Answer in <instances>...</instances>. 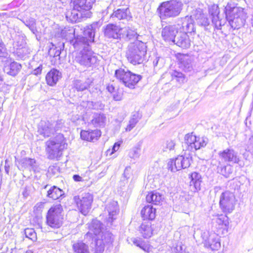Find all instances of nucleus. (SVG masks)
Returning <instances> with one entry per match:
<instances>
[{
  "label": "nucleus",
  "mask_w": 253,
  "mask_h": 253,
  "mask_svg": "<svg viewBox=\"0 0 253 253\" xmlns=\"http://www.w3.org/2000/svg\"><path fill=\"white\" fill-rule=\"evenodd\" d=\"M88 228L89 231L86 234L85 238H91L92 234L96 236L91 246L94 253H103L105 246L109 248L112 246L114 237L109 231L104 230L103 224L100 221L92 220Z\"/></svg>",
  "instance_id": "1"
},
{
  "label": "nucleus",
  "mask_w": 253,
  "mask_h": 253,
  "mask_svg": "<svg viewBox=\"0 0 253 253\" xmlns=\"http://www.w3.org/2000/svg\"><path fill=\"white\" fill-rule=\"evenodd\" d=\"M100 26L98 22L93 23L84 28L83 35H76V28L66 27L61 30L60 35L63 38L69 40L74 48H78L83 44H85L87 40L94 42L95 33Z\"/></svg>",
  "instance_id": "2"
},
{
  "label": "nucleus",
  "mask_w": 253,
  "mask_h": 253,
  "mask_svg": "<svg viewBox=\"0 0 253 253\" xmlns=\"http://www.w3.org/2000/svg\"><path fill=\"white\" fill-rule=\"evenodd\" d=\"M54 124V129L56 135L53 138H50L46 142V152L48 158L51 160L59 157L62 155V151L67 148V143L63 134L58 133L57 131L63 128L64 122L63 120H58L56 122H52Z\"/></svg>",
  "instance_id": "3"
},
{
  "label": "nucleus",
  "mask_w": 253,
  "mask_h": 253,
  "mask_svg": "<svg viewBox=\"0 0 253 253\" xmlns=\"http://www.w3.org/2000/svg\"><path fill=\"white\" fill-rule=\"evenodd\" d=\"M147 52L146 43L140 40L130 43L127 46L126 57L127 60L133 65L143 63Z\"/></svg>",
  "instance_id": "4"
},
{
  "label": "nucleus",
  "mask_w": 253,
  "mask_h": 253,
  "mask_svg": "<svg viewBox=\"0 0 253 253\" xmlns=\"http://www.w3.org/2000/svg\"><path fill=\"white\" fill-rule=\"evenodd\" d=\"M93 42L87 40L85 44H83L77 48H83L75 57V62L86 68L95 67L97 65L98 62L97 57L89 46V43Z\"/></svg>",
  "instance_id": "5"
},
{
  "label": "nucleus",
  "mask_w": 253,
  "mask_h": 253,
  "mask_svg": "<svg viewBox=\"0 0 253 253\" xmlns=\"http://www.w3.org/2000/svg\"><path fill=\"white\" fill-rule=\"evenodd\" d=\"M226 18L233 29H238L245 23L247 14L241 7L235 6L225 8Z\"/></svg>",
  "instance_id": "6"
},
{
  "label": "nucleus",
  "mask_w": 253,
  "mask_h": 253,
  "mask_svg": "<svg viewBox=\"0 0 253 253\" xmlns=\"http://www.w3.org/2000/svg\"><path fill=\"white\" fill-rule=\"evenodd\" d=\"M181 10V3L174 0L164 2L158 8L160 17L163 19L177 16Z\"/></svg>",
  "instance_id": "7"
},
{
  "label": "nucleus",
  "mask_w": 253,
  "mask_h": 253,
  "mask_svg": "<svg viewBox=\"0 0 253 253\" xmlns=\"http://www.w3.org/2000/svg\"><path fill=\"white\" fill-rule=\"evenodd\" d=\"M63 208L60 204L51 207L48 211L46 216V223L52 228H58L63 223Z\"/></svg>",
  "instance_id": "8"
},
{
  "label": "nucleus",
  "mask_w": 253,
  "mask_h": 253,
  "mask_svg": "<svg viewBox=\"0 0 253 253\" xmlns=\"http://www.w3.org/2000/svg\"><path fill=\"white\" fill-rule=\"evenodd\" d=\"M115 75L126 87L130 89L134 88L135 85L142 79L141 75L133 74L128 70L125 71L122 68L116 70Z\"/></svg>",
  "instance_id": "9"
},
{
  "label": "nucleus",
  "mask_w": 253,
  "mask_h": 253,
  "mask_svg": "<svg viewBox=\"0 0 253 253\" xmlns=\"http://www.w3.org/2000/svg\"><path fill=\"white\" fill-rule=\"evenodd\" d=\"M74 201L80 212L84 215L88 214L91 208L93 196L89 193H84L81 196H76Z\"/></svg>",
  "instance_id": "10"
},
{
  "label": "nucleus",
  "mask_w": 253,
  "mask_h": 253,
  "mask_svg": "<svg viewBox=\"0 0 253 253\" xmlns=\"http://www.w3.org/2000/svg\"><path fill=\"white\" fill-rule=\"evenodd\" d=\"M192 162V157L188 154L185 156H178L174 159H171L168 163V168L172 172H176L181 169L190 167Z\"/></svg>",
  "instance_id": "11"
},
{
  "label": "nucleus",
  "mask_w": 253,
  "mask_h": 253,
  "mask_svg": "<svg viewBox=\"0 0 253 253\" xmlns=\"http://www.w3.org/2000/svg\"><path fill=\"white\" fill-rule=\"evenodd\" d=\"M219 205L223 212H231L235 206L234 194L228 191L223 192L220 197Z\"/></svg>",
  "instance_id": "12"
},
{
  "label": "nucleus",
  "mask_w": 253,
  "mask_h": 253,
  "mask_svg": "<svg viewBox=\"0 0 253 253\" xmlns=\"http://www.w3.org/2000/svg\"><path fill=\"white\" fill-rule=\"evenodd\" d=\"M194 18L198 25L203 27L205 31L211 32L212 28H214V25L210 23V20L207 15L203 13L201 9H196L191 16Z\"/></svg>",
  "instance_id": "13"
},
{
  "label": "nucleus",
  "mask_w": 253,
  "mask_h": 253,
  "mask_svg": "<svg viewBox=\"0 0 253 253\" xmlns=\"http://www.w3.org/2000/svg\"><path fill=\"white\" fill-rule=\"evenodd\" d=\"M95 0H72L73 7L78 11L84 13L85 17H90L91 13L89 10L91 8Z\"/></svg>",
  "instance_id": "14"
},
{
  "label": "nucleus",
  "mask_w": 253,
  "mask_h": 253,
  "mask_svg": "<svg viewBox=\"0 0 253 253\" xmlns=\"http://www.w3.org/2000/svg\"><path fill=\"white\" fill-rule=\"evenodd\" d=\"M209 12L211 17V21L214 28L219 30L225 23V20L221 17L219 15V9L218 6L213 4L210 7Z\"/></svg>",
  "instance_id": "15"
},
{
  "label": "nucleus",
  "mask_w": 253,
  "mask_h": 253,
  "mask_svg": "<svg viewBox=\"0 0 253 253\" xmlns=\"http://www.w3.org/2000/svg\"><path fill=\"white\" fill-rule=\"evenodd\" d=\"M38 132L44 138L51 137L55 133L54 124L49 121H42L38 126Z\"/></svg>",
  "instance_id": "16"
},
{
  "label": "nucleus",
  "mask_w": 253,
  "mask_h": 253,
  "mask_svg": "<svg viewBox=\"0 0 253 253\" xmlns=\"http://www.w3.org/2000/svg\"><path fill=\"white\" fill-rule=\"evenodd\" d=\"M219 156L222 161L225 162L239 163V157L237 152L231 148H227L219 153Z\"/></svg>",
  "instance_id": "17"
},
{
  "label": "nucleus",
  "mask_w": 253,
  "mask_h": 253,
  "mask_svg": "<svg viewBox=\"0 0 253 253\" xmlns=\"http://www.w3.org/2000/svg\"><path fill=\"white\" fill-rule=\"evenodd\" d=\"M178 32L176 25L167 26L162 29V36L165 41L173 42Z\"/></svg>",
  "instance_id": "18"
},
{
  "label": "nucleus",
  "mask_w": 253,
  "mask_h": 253,
  "mask_svg": "<svg viewBox=\"0 0 253 253\" xmlns=\"http://www.w3.org/2000/svg\"><path fill=\"white\" fill-rule=\"evenodd\" d=\"M172 43L183 49L188 48L191 45V41L188 35L182 31L178 32Z\"/></svg>",
  "instance_id": "19"
},
{
  "label": "nucleus",
  "mask_w": 253,
  "mask_h": 253,
  "mask_svg": "<svg viewBox=\"0 0 253 253\" xmlns=\"http://www.w3.org/2000/svg\"><path fill=\"white\" fill-rule=\"evenodd\" d=\"M208 233L204 232L201 236L206 244L212 250L217 251L220 248V242L219 238L215 235H211L208 237Z\"/></svg>",
  "instance_id": "20"
},
{
  "label": "nucleus",
  "mask_w": 253,
  "mask_h": 253,
  "mask_svg": "<svg viewBox=\"0 0 253 253\" xmlns=\"http://www.w3.org/2000/svg\"><path fill=\"white\" fill-rule=\"evenodd\" d=\"M105 210L108 213V221L111 224L116 219L119 212V208L117 202L111 201L108 202L105 207Z\"/></svg>",
  "instance_id": "21"
},
{
  "label": "nucleus",
  "mask_w": 253,
  "mask_h": 253,
  "mask_svg": "<svg viewBox=\"0 0 253 253\" xmlns=\"http://www.w3.org/2000/svg\"><path fill=\"white\" fill-rule=\"evenodd\" d=\"M122 29L116 25L109 24L106 26L104 30V35L108 38L121 39Z\"/></svg>",
  "instance_id": "22"
},
{
  "label": "nucleus",
  "mask_w": 253,
  "mask_h": 253,
  "mask_svg": "<svg viewBox=\"0 0 253 253\" xmlns=\"http://www.w3.org/2000/svg\"><path fill=\"white\" fill-rule=\"evenodd\" d=\"M16 162H17L20 165V169L24 170L28 169L29 170L36 171L37 169L36 161L35 159L30 158H23L19 161L17 160L16 157H15Z\"/></svg>",
  "instance_id": "23"
},
{
  "label": "nucleus",
  "mask_w": 253,
  "mask_h": 253,
  "mask_svg": "<svg viewBox=\"0 0 253 253\" xmlns=\"http://www.w3.org/2000/svg\"><path fill=\"white\" fill-rule=\"evenodd\" d=\"M66 19L72 22L76 23L82 21L84 18H87L84 15V13L78 11L73 7V9L68 11L66 14Z\"/></svg>",
  "instance_id": "24"
},
{
  "label": "nucleus",
  "mask_w": 253,
  "mask_h": 253,
  "mask_svg": "<svg viewBox=\"0 0 253 253\" xmlns=\"http://www.w3.org/2000/svg\"><path fill=\"white\" fill-rule=\"evenodd\" d=\"M61 78V73L57 69H52L47 73L45 79L47 84L54 86Z\"/></svg>",
  "instance_id": "25"
},
{
  "label": "nucleus",
  "mask_w": 253,
  "mask_h": 253,
  "mask_svg": "<svg viewBox=\"0 0 253 253\" xmlns=\"http://www.w3.org/2000/svg\"><path fill=\"white\" fill-rule=\"evenodd\" d=\"M146 199L148 203L155 205H160L162 204L164 197L162 194L156 191H154L147 195Z\"/></svg>",
  "instance_id": "26"
},
{
  "label": "nucleus",
  "mask_w": 253,
  "mask_h": 253,
  "mask_svg": "<svg viewBox=\"0 0 253 253\" xmlns=\"http://www.w3.org/2000/svg\"><path fill=\"white\" fill-rule=\"evenodd\" d=\"M20 64L13 61L9 64H6L3 68V71L7 74L14 77L16 76L21 69Z\"/></svg>",
  "instance_id": "27"
},
{
  "label": "nucleus",
  "mask_w": 253,
  "mask_h": 253,
  "mask_svg": "<svg viewBox=\"0 0 253 253\" xmlns=\"http://www.w3.org/2000/svg\"><path fill=\"white\" fill-rule=\"evenodd\" d=\"M112 19L117 18L118 20L126 19L129 20L131 18V13L128 8H119L110 15Z\"/></svg>",
  "instance_id": "28"
},
{
  "label": "nucleus",
  "mask_w": 253,
  "mask_h": 253,
  "mask_svg": "<svg viewBox=\"0 0 253 253\" xmlns=\"http://www.w3.org/2000/svg\"><path fill=\"white\" fill-rule=\"evenodd\" d=\"M139 35L137 32L129 28H125L121 30V38L124 39L126 41L130 40H138Z\"/></svg>",
  "instance_id": "29"
},
{
  "label": "nucleus",
  "mask_w": 253,
  "mask_h": 253,
  "mask_svg": "<svg viewBox=\"0 0 253 253\" xmlns=\"http://www.w3.org/2000/svg\"><path fill=\"white\" fill-rule=\"evenodd\" d=\"M64 192L56 186L51 187L47 192L46 197L55 200L64 196Z\"/></svg>",
  "instance_id": "30"
},
{
  "label": "nucleus",
  "mask_w": 253,
  "mask_h": 253,
  "mask_svg": "<svg viewBox=\"0 0 253 253\" xmlns=\"http://www.w3.org/2000/svg\"><path fill=\"white\" fill-rule=\"evenodd\" d=\"M141 214L144 220H153L156 216V209L152 206H145L141 210Z\"/></svg>",
  "instance_id": "31"
},
{
  "label": "nucleus",
  "mask_w": 253,
  "mask_h": 253,
  "mask_svg": "<svg viewBox=\"0 0 253 253\" xmlns=\"http://www.w3.org/2000/svg\"><path fill=\"white\" fill-rule=\"evenodd\" d=\"M180 67L185 72L191 71L193 69L192 59L188 55H184L180 59Z\"/></svg>",
  "instance_id": "32"
},
{
  "label": "nucleus",
  "mask_w": 253,
  "mask_h": 253,
  "mask_svg": "<svg viewBox=\"0 0 253 253\" xmlns=\"http://www.w3.org/2000/svg\"><path fill=\"white\" fill-rule=\"evenodd\" d=\"M92 81V79L89 78L85 81L77 80L74 81V86L79 91H84L88 88Z\"/></svg>",
  "instance_id": "33"
},
{
  "label": "nucleus",
  "mask_w": 253,
  "mask_h": 253,
  "mask_svg": "<svg viewBox=\"0 0 253 253\" xmlns=\"http://www.w3.org/2000/svg\"><path fill=\"white\" fill-rule=\"evenodd\" d=\"M74 253H89L87 245L82 241H78L72 246Z\"/></svg>",
  "instance_id": "34"
},
{
  "label": "nucleus",
  "mask_w": 253,
  "mask_h": 253,
  "mask_svg": "<svg viewBox=\"0 0 253 253\" xmlns=\"http://www.w3.org/2000/svg\"><path fill=\"white\" fill-rule=\"evenodd\" d=\"M140 232L145 238H148L152 235L151 223L150 222L142 223L140 226Z\"/></svg>",
  "instance_id": "35"
},
{
  "label": "nucleus",
  "mask_w": 253,
  "mask_h": 253,
  "mask_svg": "<svg viewBox=\"0 0 253 253\" xmlns=\"http://www.w3.org/2000/svg\"><path fill=\"white\" fill-rule=\"evenodd\" d=\"M106 118L103 114H94L91 120V124L95 127L104 126Z\"/></svg>",
  "instance_id": "36"
},
{
  "label": "nucleus",
  "mask_w": 253,
  "mask_h": 253,
  "mask_svg": "<svg viewBox=\"0 0 253 253\" xmlns=\"http://www.w3.org/2000/svg\"><path fill=\"white\" fill-rule=\"evenodd\" d=\"M208 142V139L206 137H196V141H194L193 145L191 146L190 151H193L194 150H197L200 149L202 147H204L206 146Z\"/></svg>",
  "instance_id": "37"
},
{
  "label": "nucleus",
  "mask_w": 253,
  "mask_h": 253,
  "mask_svg": "<svg viewBox=\"0 0 253 253\" xmlns=\"http://www.w3.org/2000/svg\"><path fill=\"white\" fill-rule=\"evenodd\" d=\"M30 52V49L26 46L17 47L14 51L15 55L21 59L26 58Z\"/></svg>",
  "instance_id": "38"
},
{
  "label": "nucleus",
  "mask_w": 253,
  "mask_h": 253,
  "mask_svg": "<svg viewBox=\"0 0 253 253\" xmlns=\"http://www.w3.org/2000/svg\"><path fill=\"white\" fill-rule=\"evenodd\" d=\"M191 19V18L190 17L186 16L178 20L177 24L176 26L178 27V30L179 29L180 30L179 31L185 32L184 28H186L188 25Z\"/></svg>",
  "instance_id": "39"
},
{
  "label": "nucleus",
  "mask_w": 253,
  "mask_h": 253,
  "mask_svg": "<svg viewBox=\"0 0 253 253\" xmlns=\"http://www.w3.org/2000/svg\"><path fill=\"white\" fill-rule=\"evenodd\" d=\"M196 137L195 135H193L192 133H188L185 135L184 137L185 145L189 151L191 150V145H193L192 144L196 141Z\"/></svg>",
  "instance_id": "40"
},
{
  "label": "nucleus",
  "mask_w": 253,
  "mask_h": 253,
  "mask_svg": "<svg viewBox=\"0 0 253 253\" xmlns=\"http://www.w3.org/2000/svg\"><path fill=\"white\" fill-rule=\"evenodd\" d=\"M26 42L23 36L17 35L16 36L14 41L13 42V48L17 49V47L20 48L26 45Z\"/></svg>",
  "instance_id": "41"
},
{
  "label": "nucleus",
  "mask_w": 253,
  "mask_h": 253,
  "mask_svg": "<svg viewBox=\"0 0 253 253\" xmlns=\"http://www.w3.org/2000/svg\"><path fill=\"white\" fill-rule=\"evenodd\" d=\"M172 80H176L180 84L184 83L185 81V77L181 72L176 71H173L171 73Z\"/></svg>",
  "instance_id": "42"
},
{
  "label": "nucleus",
  "mask_w": 253,
  "mask_h": 253,
  "mask_svg": "<svg viewBox=\"0 0 253 253\" xmlns=\"http://www.w3.org/2000/svg\"><path fill=\"white\" fill-rule=\"evenodd\" d=\"M227 219L226 216L220 215L215 219V223L219 226H221V228H224L228 225L229 222Z\"/></svg>",
  "instance_id": "43"
},
{
  "label": "nucleus",
  "mask_w": 253,
  "mask_h": 253,
  "mask_svg": "<svg viewBox=\"0 0 253 253\" xmlns=\"http://www.w3.org/2000/svg\"><path fill=\"white\" fill-rule=\"evenodd\" d=\"M233 170V167L230 165H227L223 167H221L219 172L224 176L227 178L232 173Z\"/></svg>",
  "instance_id": "44"
},
{
  "label": "nucleus",
  "mask_w": 253,
  "mask_h": 253,
  "mask_svg": "<svg viewBox=\"0 0 253 253\" xmlns=\"http://www.w3.org/2000/svg\"><path fill=\"white\" fill-rule=\"evenodd\" d=\"M172 251L175 253H189L186 251V247L181 242L175 243Z\"/></svg>",
  "instance_id": "45"
},
{
  "label": "nucleus",
  "mask_w": 253,
  "mask_h": 253,
  "mask_svg": "<svg viewBox=\"0 0 253 253\" xmlns=\"http://www.w3.org/2000/svg\"><path fill=\"white\" fill-rule=\"evenodd\" d=\"M24 234L26 238L33 241L37 240V234L33 228H26L24 230Z\"/></svg>",
  "instance_id": "46"
},
{
  "label": "nucleus",
  "mask_w": 253,
  "mask_h": 253,
  "mask_svg": "<svg viewBox=\"0 0 253 253\" xmlns=\"http://www.w3.org/2000/svg\"><path fill=\"white\" fill-rule=\"evenodd\" d=\"M140 154V148L139 146L133 148L129 152V156L134 159L138 158Z\"/></svg>",
  "instance_id": "47"
},
{
  "label": "nucleus",
  "mask_w": 253,
  "mask_h": 253,
  "mask_svg": "<svg viewBox=\"0 0 253 253\" xmlns=\"http://www.w3.org/2000/svg\"><path fill=\"white\" fill-rule=\"evenodd\" d=\"M62 47L59 48L55 47L54 48H50L48 51L49 55L53 57H58V59H60V55L61 53Z\"/></svg>",
  "instance_id": "48"
},
{
  "label": "nucleus",
  "mask_w": 253,
  "mask_h": 253,
  "mask_svg": "<svg viewBox=\"0 0 253 253\" xmlns=\"http://www.w3.org/2000/svg\"><path fill=\"white\" fill-rule=\"evenodd\" d=\"M91 130H82L81 132V137L82 139L88 141H91Z\"/></svg>",
  "instance_id": "49"
},
{
  "label": "nucleus",
  "mask_w": 253,
  "mask_h": 253,
  "mask_svg": "<svg viewBox=\"0 0 253 253\" xmlns=\"http://www.w3.org/2000/svg\"><path fill=\"white\" fill-rule=\"evenodd\" d=\"M154 68H161L164 66V59L161 57H156L153 62Z\"/></svg>",
  "instance_id": "50"
},
{
  "label": "nucleus",
  "mask_w": 253,
  "mask_h": 253,
  "mask_svg": "<svg viewBox=\"0 0 253 253\" xmlns=\"http://www.w3.org/2000/svg\"><path fill=\"white\" fill-rule=\"evenodd\" d=\"M175 146V142L171 140H167L163 146V150L167 151L173 150Z\"/></svg>",
  "instance_id": "51"
},
{
  "label": "nucleus",
  "mask_w": 253,
  "mask_h": 253,
  "mask_svg": "<svg viewBox=\"0 0 253 253\" xmlns=\"http://www.w3.org/2000/svg\"><path fill=\"white\" fill-rule=\"evenodd\" d=\"M112 95L115 101H119L122 100L123 93L120 89H117L112 93Z\"/></svg>",
  "instance_id": "52"
},
{
  "label": "nucleus",
  "mask_w": 253,
  "mask_h": 253,
  "mask_svg": "<svg viewBox=\"0 0 253 253\" xmlns=\"http://www.w3.org/2000/svg\"><path fill=\"white\" fill-rule=\"evenodd\" d=\"M91 141L98 140L101 135V132L100 130L96 129L95 130H91Z\"/></svg>",
  "instance_id": "53"
},
{
  "label": "nucleus",
  "mask_w": 253,
  "mask_h": 253,
  "mask_svg": "<svg viewBox=\"0 0 253 253\" xmlns=\"http://www.w3.org/2000/svg\"><path fill=\"white\" fill-rule=\"evenodd\" d=\"M191 177V181L190 183L192 182H194L195 181H198L202 180V177L200 173L197 172H193L191 173L190 175Z\"/></svg>",
  "instance_id": "54"
},
{
  "label": "nucleus",
  "mask_w": 253,
  "mask_h": 253,
  "mask_svg": "<svg viewBox=\"0 0 253 253\" xmlns=\"http://www.w3.org/2000/svg\"><path fill=\"white\" fill-rule=\"evenodd\" d=\"M7 54L5 44L0 38V57H4Z\"/></svg>",
  "instance_id": "55"
},
{
  "label": "nucleus",
  "mask_w": 253,
  "mask_h": 253,
  "mask_svg": "<svg viewBox=\"0 0 253 253\" xmlns=\"http://www.w3.org/2000/svg\"><path fill=\"white\" fill-rule=\"evenodd\" d=\"M185 32L191 33L195 32V27L193 22V20L191 19L190 22L186 28H184Z\"/></svg>",
  "instance_id": "56"
},
{
  "label": "nucleus",
  "mask_w": 253,
  "mask_h": 253,
  "mask_svg": "<svg viewBox=\"0 0 253 253\" xmlns=\"http://www.w3.org/2000/svg\"><path fill=\"white\" fill-rule=\"evenodd\" d=\"M202 182V180H200L198 181H195L194 182H192L190 183V186L193 185L195 190L194 191H200L201 189V183Z\"/></svg>",
  "instance_id": "57"
},
{
  "label": "nucleus",
  "mask_w": 253,
  "mask_h": 253,
  "mask_svg": "<svg viewBox=\"0 0 253 253\" xmlns=\"http://www.w3.org/2000/svg\"><path fill=\"white\" fill-rule=\"evenodd\" d=\"M133 243L136 246L142 248L144 251L148 252L149 247H148L146 246H144L143 243L141 242L140 241L137 240H135L133 241Z\"/></svg>",
  "instance_id": "58"
},
{
  "label": "nucleus",
  "mask_w": 253,
  "mask_h": 253,
  "mask_svg": "<svg viewBox=\"0 0 253 253\" xmlns=\"http://www.w3.org/2000/svg\"><path fill=\"white\" fill-rule=\"evenodd\" d=\"M248 149L249 151H253V135L252 136L248 141Z\"/></svg>",
  "instance_id": "59"
},
{
  "label": "nucleus",
  "mask_w": 253,
  "mask_h": 253,
  "mask_svg": "<svg viewBox=\"0 0 253 253\" xmlns=\"http://www.w3.org/2000/svg\"><path fill=\"white\" fill-rule=\"evenodd\" d=\"M42 71V65H40L38 67L36 68L32 72V73L33 75H38L39 74H41Z\"/></svg>",
  "instance_id": "60"
},
{
  "label": "nucleus",
  "mask_w": 253,
  "mask_h": 253,
  "mask_svg": "<svg viewBox=\"0 0 253 253\" xmlns=\"http://www.w3.org/2000/svg\"><path fill=\"white\" fill-rule=\"evenodd\" d=\"M106 88L107 90L111 94H112L116 90L112 84H108Z\"/></svg>",
  "instance_id": "61"
},
{
  "label": "nucleus",
  "mask_w": 253,
  "mask_h": 253,
  "mask_svg": "<svg viewBox=\"0 0 253 253\" xmlns=\"http://www.w3.org/2000/svg\"><path fill=\"white\" fill-rule=\"evenodd\" d=\"M120 146V143L119 142H116L114 144V145H113L112 153H114V152H116L117 151H118Z\"/></svg>",
  "instance_id": "62"
},
{
  "label": "nucleus",
  "mask_w": 253,
  "mask_h": 253,
  "mask_svg": "<svg viewBox=\"0 0 253 253\" xmlns=\"http://www.w3.org/2000/svg\"><path fill=\"white\" fill-rule=\"evenodd\" d=\"M73 179L77 182L81 181L82 180V177L78 174H75L73 175Z\"/></svg>",
  "instance_id": "63"
},
{
  "label": "nucleus",
  "mask_w": 253,
  "mask_h": 253,
  "mask_svg": "<svg viewBox=\"0 0 253 253\" xmlns=\"http://www.w3.org/2000/svg\"><path fill=\"white\" fill-rule=\"evenodd\" d=\"M135 126L132 125L131 124L129 123V124L126 128V131H130L133 128H134Z\"/></svg>",
  "instance_id": "64"
}]
</instances>
